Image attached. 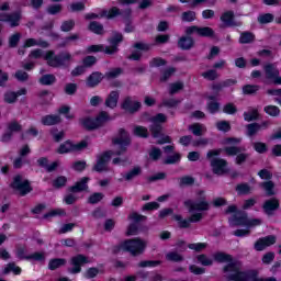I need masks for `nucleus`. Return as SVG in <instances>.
I'll return each instance as SVG.
<instances>
[{
	"mask_svg": "<svg viewBox=\"0 0 281 281\" xmlns=\"http://www.w3.org/2000/svg\"><path fill=\"white\" fill-rule=\"evenodd\" d=\"M207 247L206 243H196V244H190L189 249H193L194 251H203Z\"/></svg>",
	"mask_w": 281,
	"mask_h": 281,
	"instance_id": "obj_58",
	"label": "nucleus"
},
{
	"mask_svg": "<svg viewBox=\"0 0 281 281\" xmlns=\"http://www.w3.org/2000/svg\"><path fill=\"white\" fill-rule=\"evenodd\" d=\"M12 189L16 190L21 196H25L29 192H32V187L27 180H23L21 176H16L12 183Z\"/></svg>",
	"mask_w": 281,
	"mask_h": 281,
	"instance_id": "obj_10",
	"label": "nucleus"
},
{
	"mask_svg": "<svg viewBox=\"0 0 281 281\" xmlns=\"http://www.w3.org/2000/svg\"><path fill=\"white\" fill-rule=\"evenodd\" d=\"M93 124L89 125L86 124L89 128H100V126H104L106 122H111V116H109V113L101 112L95 119Z\"/></svg>",
	"mask_w": 281,
	"mask_h": 281,
	"instance_id": "obj_18",
	"label": "nucleus"
},
{
	"mask_svg": "<svg viewBox=\"0 0 281 281\" xmlns=\"http://www.w3.org/2000/svg\"><path fill=\"white\" fill-rule=\"evenodd\" d=\"M10 271H12L15 276H20L21 268L12 262V263L7 265V267L3 269V273L8 274V273H10Z\"/></svg>",
	"mask_w": 281,
	"mask_h": 281,
	"instance_id": "obj_40",
	"label": "nucleus"
},
{
	"mask_svg": "<svg viewBox=\"0 0 281 281\" xmlns=\"http://www.w3.org/2000/svg\"><path fill=\"white\" fill-rule=\"evenodd\" d=\"M49 47V44L43 40L29 38L24 43L25 47Z\"/></svg>",
	"mask_w": 281,
	"mask_h": 281,
	"instance_id": "obj_28",
	"label": "nucleus"
},
{
	"mask_svg": "<svg viewBox=\"0 0 281 281\" xmlns=\"http://www.w3.org/2000/svg\"><path fill=\"white\" fill-rule=\"evenodd\" d=\"M134 135H137V137H148V130L144 126H136L134 127Z\"/></svg>",
	"mask_w": 281,
	"mask_h": 281,
	"instance_id": "obj_51",
	"label": "nucleus"
},
{
	"mask_svg": "<svg viewBox=\"0 0 281 281\" xmlns=\"http://www.w3.org/2000/svg\"><path fill=\"white\" fill-rule=\"evenodd\" d=\"M216 128L218 131H223L224 133H227L232 127L229 126V122L222 121L216 123Z\"/></svg>",
	"mask_w": 281,
	"mask_h": 281,
	"instance_id": "obj_57",
	"label": "nucleus"
},
{
	"mask_svg": "<svg viewBox=\"0 0 281 281\" xmlns=\"http://www.w3.org/2000/svg\"><path fill=\"white\" fill-rule=\"evenodd\" d=\"M251 41H254V34L248 32L241 33L239 43L247 44V43H251Z\"/></svg>",
	"mask_w": 281,
	"mask_h": 281,
	"instance_id": "obj_54",
	"label": "nucleus"
},
{
	"mask_svg": "<svg viewBox=\"0 0 281 281\" xmlns=\"http://www.w3.org/2000/svg\"><path fill=\"white\" fill-rule=\"evenodd\" d=\"M159 157H161V149H159L157 147H153L149 150V159H153V161H157V159H159Z\"/></svg>",
	"mask_w": 281,
	"mask_h": 281,
	"instance_id": "obj_52",
	"label": "nucleus"
},
{
	"mask_svg": "<svg viewBox=\"0 0 281 281\" xmlns=\"http://www.w3.org/2000/svg\"><path fill=\"white\" fill-rule=\"evenodd\" d=\"M236 190L238 194H249V192H251V188H249L247 184H238Z\"/></svg>",
	"mask_w": 281,
	"mask_h": 281,
	"instance_id": "obj_64",
	"label": "nucleus"
},
{
	"mask_svg": "<svg viewBox=\"0 0 281 281\" xmlns=\"http://www.w3.org/2000/svg\"><path fill=\"white\" fill-rule=\"evenodd\" d=\"M184 205L189 209L191 216L189 220H183L180 215H176V221H178L180 227H190V223H199L203 218L201 212L210 210V204L205 201V192L203 191L198 193L195 202L189 200L184 202Z\"/></svg>",
	"mask_w": 281,
	"mask_h": 281,
	"instance_id": "obj_2",
	"label": "nucleus"
},
{
	"mask_svg": "<svg viewBox=\"0 0 281 281\" xmlns=\"http://www.w3.org/2000/svg\"><path fill=\"white\" fill-rule=\"evenodd\" d=\"M41 85H54L56 82V77L54 75H44L40 79Z\"/></svg>",
	"mask_w": 281,
	"mask_h": 281,
	"instance_id": "obj_48",
	"label": "nucleus"
},
{
	"mask_svg": "<svg viewBox=\"0 0 281 281\" xmlns=\"http://www.w3.org/2000/svg\"><path fill=\"white\" fill-rule=\"evenodd\" d=\"M271 245H276V236L273 235L259 238L255 243V249L256 251H265V249H267V247H271Z\"/></svg>",
	"mask_w": 281,
	"mask_h": 281,
	"instance_id": "obj_14",
	"label": "nucleus"
},
{
	"mask_svg": "<svg viewBox=\"0 0 281 281\" xmlns=\"http://www.w3.org/2000/svg\"><path fill=\"white\" fill-rule=\"evenodd\" d=\"M30 58H44L49 67H63L66 63L71 60V54L63 53L59 56H56L54 52L48 50L46 54H43L42 49H34L30 53Z\"/></svg>",
	"mask_w": 281,
	"mask_h": 281,
	"instance_id": "obj_5",
	"label": "nucleus"
},
{
	"mask_svg": "<svg viewBox=\"0 0 281 281\" xmlns=\"http://www.w3.org/2000/svg\"><path fill=\"white\" fill-rule=\"evenodd\" d=\"M167 120L168 117L161 113L150 119V132L154 137H159V135L161 134V124H165Z\"/></svg>",
	"mask_w": 281,
	"mask_h": 281,
	"instance_id": "obj_11",
	"label": "nucleus"
},
{
	"mask_svg": "<svg viewBox=\"0 0 281 281\" xmlns=\"http://www.w3.org/2000/svg\"><path fill=\"white\" fill-rule=\"evenodd\" d=\"M67 183V178L65 176H60L54 180L53 186L55 188H63Z\"/></svg>",
	"mask_w": 281,
	"mask_h": 281,
	"instance_id": "obj_59",
	"label": "nucleus"
},
{
	"mask_svg": "<svg viewBox=\"0 0 281 281\" xmlns=\"http://www.w3.org/2000/svg\"><path fill=\"white\" fill-rule=\"evenodd\" d=\"M130 221H132L133 224H131L127 228V236H136L137 223H142V221H146V216L139 215L137 213H132L130 215Z\"/></svg>",
	"mask_w": 281,
	"mask_h": 281,
	"instance_id": "obj_13",
	"label": "nucleus"
},
{
	"mask_svg": "<svg viewBox=\"0 0 281 281\" xmlns=\"http://www.w3.org/2000/svg\"><path fill=\"white\" fill-rule=\"evenodd\" d=\"M278 207H280V201H278V199L276 198L267 200L263 203V212H266V214H268L269 216H271V214H273V212H276Z\"/></svg>",
	"mask_w": 281,
	"mask_h": 281,
	"instance_id": "obj_23",
	"label": "nucleus"
},
{
	"mask_svg": "<svg viewBox=\"0 0 281 281\" xmlns=\"http://www.w3.org/2000/svg\"><path fill=\"white\" fill-rule=\"evenodd\" d=\"M85 148H87L86 140H81L77 144L71 143V140H67L58 147L57 153H59V155H65L67 153H78V150H85Z\"/></svg>",
	"mask_w": 281,
	"mask_h": 281,
	"instance_id": "obj_9",
	"label": "nucleus"
},
{
	"mask_svg": "<svg viewBox=\"0 0 281 281\" xmlns=\"http://www.w3.org/2000/svg\"><path fill=\"white\" fill-rule=\"evenodd\" d=\"M243 263L240 261H233L224 268V273H226L227 280L232 281H254L258 280L257 270L241 271Z\"/></svg>",
	"mask_w": 281,
	"mask_h": 281,
	"instance_id": "obj_4",
	"label": "nucleus"
},
{
	"mask_svg": "<svg viewBox=\"0 0 281 281\" xmlns=\"http://www.w3.org/2000/svg\"><path fill=\"white\" fill-rule=\"evenodd\" d=\"M258 131H260V124L252 123V124L247 125V133L249 136L256 135V133H258Z\"/></svg>",
	"mask_w": 281,
	"mask_h": 281,
	"instance_id": "obj_53",
	"label": "nucleus"
},
{
	"mask_svg": "<svg viewBox=\"0 0 281 281\" xmlns=\"http://www.w3.org/2000/svg\"><path fill=\"white\" fill-rule=\"evenodd\" d=\"M0 21L9 23L11 27H16L21 21V13H14L12 15L0 13Z\"/></svg>",
	"mask_w": 281,
	"mask_h": 281,
	"instance_id": "obj_22",
	"label": "nucleus"
},
{
	"mask_svg": "<svg viewBox=\"0 0 281 281\" xmlns=\"http://www.w3.org/2000/svg\"><path fill=\"white\" fill-rule=\"evenodd\" d=\"M226 214H234L229 218V225L232 227H247V229H237L234 232V236L238 237H245L249 236L251 227H258L259 225H262V220L259 218H249L247 217V213L238 211L236 205H231L226 210Z\"/></svg>",
	"mask_w": 281,
	"mask_h": 281,
	"instance_id": "obj_1",
	"label": "nucleus"
},
{
	"mask_svg": "<svg viewBox=\"0 0 281 281\" xmlns=\"http://www.w3.org/2000/svg\"><path fill=\"white\" fill-rule=\"evenodd\" d=\"M15 256L20 260H30V255H27V249H25L24 247L18 248L15 251Z\"/></svg>",
	"mask_w": 281,
	"mask_h": 281,
	"instance_id": "obj_46",
	"label": "nucleus"
},
{
	"mask_svg": "<svg viewBox=\"0 0 281 281\" xmlns=\"http://www.w3.org/2000/svg\"><path fill=\"white\" fill-rule=\"evenodd\" d=\"M27 90L25 88L20 89L18 92L8 91L4 93V102L7 104H14L16 99L21 95H25Z\"/></svg>",
	"mask_w": 281,
	"mask_h": 281,
	"instance_id": "obj_20",
	"label": "nucleus"
},
{
	"mask_svg": "<svg viewBox=\"0 0 281 281\" xmlns=\"http://www.w3.org/2000/svg\"><path fill=\"white\" fill-rule=\"evenodd\" d=\"M120 15V9L112 8L109 11H103L101 16H105L106 19H115V16Z\"/></svg>",
	"mask_w": 281,
	"mask_h": 281,
	"instance_id": "obj_43",
	"label": "nucleus"
},
{
	"mask_svg": "<svg viewBox=\"0 0 281 281\" xmlns=\"http://www.w3.org/2000/svg\"><path fill=\"white\" fill-rule=\"evenodd\" d=\"M8 131L9 133L2 136V142H10V138L12 137V133H19V131H21V124H19L16 121H13L9 123Z\"/></svg>",
	"mask_w": 281,
	"mask_h": 281,
	"instance_id": "obj_24",
	"label": "nucleus"
},
{
	"mask_svg": "<svg viewBox=\"0 0 281 281\" xmlns=\"http://www.w3.org/2000/svg\"><path fill=\"white\" fill-rule=\"evenodd\" d=\"M186 32L187 34H196V36H214V30H212L210 26H190L186 30Z\"/></svg>",
	"mask_w": 281,
	"mask_h": 281,
	"instance_id": "obj_16",
	"label": "nucleus"
},
{
	"mask_svg": "<svg viewBox=\"0 0 281 281\" xmlns=\"http://www.w3.org/2000/svg\"><path fill=\"white\" fill-rule=\"evenodd\" d=\"M111 46L104 48V45H91L85 50V54H95L98 52H105V54H115L117 52V43H122V34H115L110 41Z\"/></svg>",
	"mask_w": 281,
	"mask_h": 281,
	"instance_id": "obj_7",
	"label": "nucleus"
},
{
	"mask_svg": "<svg viewBox=\"0 0 281 281\" xmlns=\"http://www.w3.org/2000/svg\"><path fill=\"white\" fill-rule=\"evenodd\" d=\"M189 131H191L195 136L201 137V135H205L207 128L203 124L194 123L189 126Z\"/></svg>",
	"mask_w": 281,
	"mask_h": 281,
	"instance_id": "obj_27",
	"label": "nucleus"
},
{
	"mask_svg": "<svg viewBox=\"0 0 281 281\" xmlns=\"http://www.w3.org/2000/svg\"><path fill=\"white\" fill-rule=\"evenodd\" d=\"M60 116L58 115H46L42 119V124L44 126H54V124H59Z\"/></svg>",
	"mask_w": 281,
	"mask_h": 281,
	"instance_id": "obj_31",
	"label": "nucleus"
},
{
	"mask_svg": "<svg viewBox=\"0 0 281 281\" xmlns=\"http://www.w3.org/2000/svg\"><path fill=\"white\" fill-rule=\"evenodd\" d=\"M166 259L171 262H181V260H183V257L178 252L172 251L166 255Z\"/></svg>",
	"mask_w": 281,
	"mask_h": 281,
	"instance_id": "obj_49",
	"label": "nucleus"
},
{
	"mask_svg": "<svg viewBox=\"0 0 281 281\" xmlns=\"http://www.w3.org/2000/svg\"><path fill=\"white\" fill-rule=\"evenodd\" d=\"M134 50L132 55L130 56L131 60H139L142 58V52H148L150 49V46L145 43H136L134 45Z\"/></svg>",
	"mask_w": 281,
	"mask_h": 281,
	"instance_id": "obj_21",
	"label": "nucleus"
},
{
	"mask_svg": "<svg viewBox=\"0 0 281 281\" xmlns=\"http://www.w3.org/2000/svg\"><path fill=\"white\" fill-rule=\"evenodd\" d=\"M102 74L100 72H93L92 75L89 76L87 80L88 87H97V85H100L102 82Z\"/></svg>",
	"mask_w": 281,
	"mask_h": 281,
	"instance_id": "obj_29",
	"label": "nucleus"
},
{
	"mask_svg": "<svg viewBox=\"0 0 281 281\" xmlns=\"http://www.w3.org/2000/svg\"><path fill=\"white\" fill-rule=\"evenodd\" d=\"M181 89H183V83H181V82H176V83H172V85L170 86L169 92H170L171 94L179 93V91H181Z\"/></svg>",
	"mask_w": 281,
	"mask_h": 281,
	"instance_id": "obj_62",
	"label": "nucleus"
},
{
	"mask_svg": "<svg viewBox=\"0 0 281 281\" xmlns=\"http://www.w3.org/2000/svg\"><path fill=\"white\" fill-rule=\"evenodd\" d=\"M37 162L43 167L46 168L47 172L54 171L55 168H58V162H52L50 165L47 164V158H41Z\"/></svg>",
	"mask_w": 281,
	"mask_h": 281,
	"instance_id": "obj_37",
	"label": "nucleus"
},
{
	"mask_svg": "<svg viewBox=\"0 0 281 281\" xmlns=\"http://www.w3.org/2000/svg\"><path fill=\"white\" fill-rule=\"evenodd\" d=\"M259 23H271L273 21V14L266 13L258 16Z\"/></svg>",
	"mask_w": 281,
	"mask_h": 281,
	"instance_id": "obj_55",
	"label": "nucleus"
},
{
	"mask_svg": "<svg viewBox=\"0 0 281 281\" xmlns=\"http://www.w3.org/2000/svg\"><path fill=\"white\" fill-rule=\"evenodd\" d=\"M258 89H260V87L248 85L243 88V92L249 95L251 93H256Z\"/></svg>",
	"mask_w": 281,
	"mask_h": 281,
	"instance_id": "obj_63",
	"label": "nucleus"
},
{
	"mask_svg": "<svg viewBox=\"0 0 281 281\" xmlns=\"http://www.w3.org/2000/svg\"><path fill=\"white\" fill-rule=\"evenodd\" d=\"M194 45V41H192V37H182L179 41V47L181 49H190Z\"/></svg>",
	"mask_w": 281,
	"mask_h": 281,
	"instance_id": "obj_38",
	"label": "nucleus"
},
{
	"mask_svg": "<svg viewBox=\"0 0 281 281\" xmlns=\"http://www.w3.org/2000/svg\"><path fill=\"white\" fill-rule=\"evenodd\" d=\"M87 183H89V178L85 177L70 188V192H82V190H87Z\"/></svg>",
	"mask_w": 281,
	"mask_h": 281,
	"instance_id": "obj_30",
	"label": "nucleus"
},
{
	"mask_svg": "<svg viewBox=\"0 0 281 281\" xmlns=\"http://www.w3.org/2000/svg\"><path fill=\"white\" fill-rule=\"evenodd\" d=\"M65 210L63 209H55L44 215V218H53L54 216H65Z\"/></svg>",
	"mask_w": 281,
	"mask_h": 281,
	"instance_id": "obj_47",
	"label": "nucleus"
},
{
	"mask_svg": "<svg viewBox=\"0 0 281 281\" xmlns=\"http://www.w3.org/2000/svg\"><path fill=\"white\" fill-rule=\"evenodd\" d=\"M113 144L115 148H117L120 151L113 153V151H104L103 154H100L97 156V164L94 166V170L97 172H104L109 170V161H111V158L114 155H122L124 150H126V146L131 144V138L128 137V133L124 130H120L119 136L113 140Z\"/></svg>",
	"mask_w": 281,
	"mask_h": 281,
	"instance_id": "obj_3",
	"label": "nucleus"
},
{
	"mask_svg": "<svg viewBox=\"0 0 281 281\" xmlns=\"http://www.w3.org/2000/svg\"><path fill=\"white\" fill-rule=\"evenodd\" d=\"M223 144L225 145V153L226 155L234 156L237 155L236 157V164L240 165L244 164V161H247V158L249 155L243 154V148L237 147L238 144H240V138H225L223 140Z\"/></svg>",
	"mask_w": 281,
	"mask_h": 281,
	"instance_id": "obj_6",
	"label": "nucleus"
},
{
	"mask_svg": "<svg viewBox=\"0 0 281 281\" xmlns=\"http://www.w3.org/2000/svg\"><path fill=\"white\" fill-rule=\"evenodd\" d=\"M267 93L268 95H273L276 102L281 106V89H269Z\"/></svg>",
	"mask_w": 281,
	"mask_h": 281,
	"instance_id": "obj_50",
	"label": "nucleus"
},
{
	"mask_svg": "<svg viewBox=\"0 0 281 281\" xmlns=\"http://www.w3.org/2000/svg\"><path fill=\"white\" fill-rule=\"evenodd\" d=\"M261 187L263 188L267 196H273V194H276V191H273V188H276V184H273L271 181L261 183Z\"/></svg>",
	"mask_w": 281,
	"mask_h": 281,
	"instance_id": "obj_39",
	"label": "nucleus"
},
{
	"mask_svg": "<svg viewBox=\"0 0 281 281\" xmlns=\"http://www.w3.org/2000/svg\"><path fill=\"white\" fill-rule=\"evenodd\" d=\"M161 265V261L159 260H146V261H140L138 263V267L140 268H153V267H159Z\"/></svg>",
	"mask_w": 281,
	"mask_h": 281,
	"instance_id": "obj_44",
	"label": "nucleus"
},
{
	"mask_svg": "<svg viewBox=\"0 0 281 281\" xmlns=\"http://www.w3.org/2000/svg\"><path fill=\"white\" fill-rule=\"evenodd\" d=\"M139 175H142V168L134 167L132 170L124 175V179L125 181H133V179H135V177H139Z\"/></svg>",
	"mask_w": 281,
	"mask_h": 281,
	"instance_id": "obj_33",
	"label": "nucleus"
},
{
	"mask_svg": "<svg viewBox=\"0 0 281 281\" xmlns=\"http://www.w3.org/2000/svg\"><path fill=\"white\" fill-rule=\"evenodd\" d=\"M177 161H181V154L176 153L172 156L166 158L164 164H177Z\"/></svg>",
	"mask_w": 281,
	"mask_h": 281,
	"instance_id": "obj_56",
	"label": "nucleus"
},
{
	"mask_svg": "<svg viewBox=\"0 0 281 281\" xmlns=\"http://www.w3.org/2000/svg\"><path fill=\"white\" fill-rule=\"evenodd\" d=\"M117 100H120V92L112 91L105 100V106L109 109H115L117 106Z\"/></svg>",
	"mask_w": 281,
	"mask_h": 281,
	"instance_id": "obj_25",
	"label": "nucleus"
},
{
	"mask_svg": "<svg viewBox=\"0 0 281 281\" xmlns=\"http://www.w3.org/2000/svg\"><path fill=\"white\" fill-rule=\"evenodd\" d=\"M196 261L203 267H210L214 263V258L209 257L207 255H200L196 257Z\"/></svg>",
	"mask_w": 281,
	"mask_h": 281,
	"instance_id": "obj_32",
	"label": "nucleus"
},
{
	"mask_svg": "<svg viewBox=\"0 0 281 281\" xmlns=\"http://www.w3.org/2000/svg\"><path fill=\"white\" fill-rule=\"evenodd\" d=\"M221 21L224 23V25H234V12H225L224 14H222Z\"/></svg>",
	"mask_w": 281,
	"mask_h": 281,
	"instance_id": "obj_36",
	"label": "nucleus"
},
{
	"mask_svg": "<svg viewBox=\"0 0 281 281\" xmlns=\"http://www.w3.org/2000/svg\"><path fill=\"white\" fill-rule=\"evenodd\" d=\"M266 80L263 81L266 85H274L276 78L280 76V70L272 64L265 66Z\"/></svg>",
	"mask_w": 281,
	"mask_h": 281,
	"instance_id": "obj_12",
	"label": "nucleus"
},
{
	"mask_svg": "<svg viewBox=\"0 0 281 281\" xmlns=\"http://www.w3.org/2000/svg\"><path fill=\"white\" fill-rule=\"evenodd\" d=\"M132 3H139V8H148L150 5V0H121L122 5H131Z\"/></svg>",
	"mask_w": 281,
	"mask_h": 281,
	"instance_id": "obj_34",
	"label": "nucleus"
},
{
	"mask_svg": "<svg viewBox=\"0 0 281 281\" xmlns=\"http://www.w3.org/2000/svg\"><path fill=\"white\" fill-rule=\"evenodd\" d=\"M87 263H89V258H87L83 255H78V256L72 257L71 265L74 268L70 269V273H80V271H81L80 267L82 265H87Z\"/></svg>",
	"mask_w": 281,
	"mask_h": 281,
	"instance_id": "obj_17",
	"label": "nucleus"
},
{
	"mask_svg": "<svg viewBox=\"0 0 281 281\" xmlns=\"http://www.w3.org/2000/svg\"><path fill=\"white\" fill-rule=\"evenodd\" d=\"M265 112L267 115H271V117H278V115H280V108L276 105H268L265 108Z\"/></svg>",
	"mask_w": 281,
	"mask_h": 281,
	"instance_id": "obj_42",
	"label": "nucleus"
},
{
	"mask_svg": "<svg viewBox=\"0 0 281 281\" xmlns=\"http://www.w3.org/2000/svg\"><path fill=\"white\" fill-rule=\"evenodd\" d=\"M213 259H215L216 262H224V263H227V265H232L233 262H236V260L232 259V256H229L225 252L214 254Z\"/></svg>",
	"mask_w": 281,
	"mask_h": 281,
	"instance_id": "obj_26",
	"label": "nucleus"
},
{
	"mask_svg": "<svg viewBox=\"0 0 281 281\" xmlns=\"http://www.w3.org/2000/svg\"><path fill=\"white\" fill-rule=\"evenodd\" d=\"M74 25H76V23L72 20L66 21L61 24V31L71 32V30H74Z\"/></svg>",
	"mask_w": 281,
	"mask_h": 281,
	"instance_id": "obj_60",
	"label": "nucleus"
},
{
	"mask_svg": "<svg viewBox=\"0 0 281 281\" xmlns=\"http://www.w3.org/2000/svg\"><path fill=\"white\" fill-rule=\"evenodd\" d=\"M102 199H104V194L94 193V194L90 195L89 203H92V204L100 203V201H102Z\"/></svg>",
	"mask_w": 281,
	"mask_h": 281,
	"instance_id": "obj_61",
	"label": "nucleus"
},
{
	"mask_svg": "<svg viewBox=\"0 0 281 281\" xmlns=\"http://www.w3.org/2000/svg\"><path fill=\"white\" fill-rule=\"evenodd\" d=\"M211 168L215 175H225L227 172V161L221 158L212 159Z\"/></svg>",
	"mask_w": 281,
	"mask_h": 281,
	"instance_id": "obj_15",
	"label": "nucleus"
},
{
	"mask_svg": "<svg viewBox=\"0 0 281 281\" xmlns=\"http://www.w3.org/2000/svg\"><path fill=\"white\" fill-rule=\"evenodd\" d=\"M89 30L94 34H102L104 32V27L98 22H91L89 25Z\"/></svg>",
	"mask_w": 281,
	"mask_h": 281,
	"instance_id": "obj_45",
	"label": "nucleus"
},
{
	"mask_svg": "<svg viewBox=\"0 0 281 281\" xmlns=\"http://www.w3.org/2000/svg\"><path fill=\"white\" fill-rule=\"evenodd\" d=\"M66 262L67 261L65 259H52L48 263V269L54 271L55 269H58V267L66 265Z\"/></svg>",
	"mask_w": 281,
	"mask_h": 281,
	"instance_id": "obj_41",
	"label": "nucleus"
},
{
	"mask_svg": "<svg viewBox=\"0 0 281 281\" xmlns=\"http://www.w3.org/2000/svg\"><path fill=\"white\" fill-rule=\"evenodd\" d=\"M142 103L133 100L132 98H126L122 104V109L127 111V113H135V111H139Z\"/></svg>",
	"mask_w": 281,
	"mask_h": 281,
	"instance_id": "obj_19",
	"label": "nucleus"
},
{
	"mask_svg": "<svg viewBox=\"0 0 281 281\" xmlns=\"http://www.w3.org/2000/svg\"><path fill=\"white\" fill-rule=\"evenodd\" d=\"M120 249L128 251L132 256H139V254H144V249H146V241L142 239H128L121 244Z\"/></svg>",
	"mask_w": 281,
	"mask_h": 281,
	"instance_id": "obj_8",
	"label": "nucleus"
},
{
	"mask_svg": "<svg viewBox=\"0 0 281 281\" xmlns=\"http://www.w3.org/2000/svg\"><path fill=\"white\" fill-rule=\"evenodd\" d=\"M244 120L246 122H254V120H258V109L251 108L249 111L245 112Z\"/></svg>",
	"mask_w": 281,
	"mask_h": 281,
	"instance_id": "obj_35",
	"label": "nucleus"
}]
</instances>
